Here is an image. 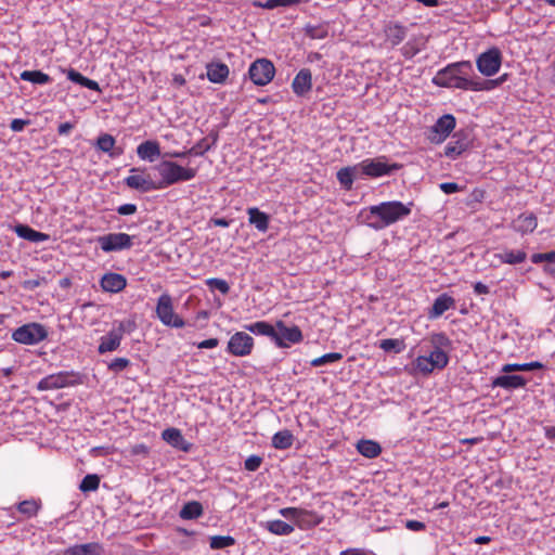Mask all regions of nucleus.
I'll return each instance as SVG.
<instances>
[{
  "label": "nucleus",
  "instance_id": "2eb2a0df",
  "mask_svg": "<svg viewBox=\"0 0 555 555\" xmlns=\"http://www.w3.org/2000/svg\"><path fill=\"white\" fill-rule=\"evenodd\" d=\"M254 349V338L245 332H236L233 334L227 346V351L235 357H246Z\"/></svg>",
  "mask_w": 555,
  "mask_h": 555
},
{
  "label": "nucleus",
  "instance_id": "f3484780",
  "mask_svg": "<svg viewBox=\"0 0 555 555\" xmlns=\"http://www.w3.org/2000/svg\"><path fill=\"white\" fill-rule=\"evenodd\" d=\"M454 307L455 299L448 295L447 293H443L435 299L427 315L430 320H435L441 317L447 310L452 309Z\"/></svg>",
  "mask_w": 555,
  "mask_h": 555
},
{
  "label": "nucleus",
  "instance_id": "ea45409f",
  "mask_svg": "<svg viewBox=\"0 0 555 555\" xmlns=\"http://www.w3.org/2000/svg\"><path fill=\"white\" fill-rule=\"evenodd\" d=\"M293 442H294V436L287 429L278 431L272 437V446L279 450H286V449L291 448L293 446Z\"/></svg>",
  "mask_w": 555,
  "mask_h": 555
},
{
  "label": "nucleus",
  "instance_id": "b1692460",
  "mask_svg": "<svg viewBox=\"0 0 555 555\" xmlns=\"http://www.w3.org/2000/svg\"><path fill=\"white\" fill-rule=\"evenodd\" d=\"M206 76L214 83H223L229 76V67L224 63H209L206 66Z\"/></svg>",
  "mask_w": 555,
  "mask_h": 555
},
{
  "label": "nucleus",
  "instance_id": "1a4fd4ad",
  "mask_svg": "<svg viewBox=\"0 0 555 555\" xmlns=\"http://www.w3.org/2000/svg\"><path fill=\"white\" fill-rule=\"evenodd\" d=\"M78 376L74 372L62 371L43 377L37 385L40 391L56 390L78 384Z\"/></svg>",
  "mask_w": 555,
  "mask_h": 555
},
{
  "label": "nucleus",
  "instance_id": "9d476101",
  "mask_svg": "<svg viewBox=\"0 0 555 555\" xmlns=\"http://www.w3.org/2000/svg\"><path fill=\"white\" fill-rule=\"evenodd\" d=\"M101 249L105 253L121 251L133 245V236L127 233H108L98 237Z\"/></svg>",
  "mask_w": 555,
  "mask_h": 555
},
{
  "label": "nucleus",
  "instance_id": "5701e85b",
  "mask_svg": "<svg viewBox=\"0 0 555 555\" xmlns=\"http://www.w3.org/2000/svg\"><path fill=\"white\" fill-rule=\"evenodd\" d=\"M323 521V516L314 511L301 508L296 526L301 530H308L319 526Z\"/></svg>",
  "mask_w": 555,
  "mask_h": 555
},
{
  "label": "nucleus",
  "instance_id": "37998d69",
  "mask_svg": "<svg viewBox=\"0 0 555 555\" xmlns=\"http://www.w3.org/2000/svg\"><path fill=\"white\" fill-rule=\"evenodd\" d=\"M300 2H302V0H266L264 2L255 3V5L267 10H273L278 7H293ZM304 2H308V0H304Z\"/></svg>",
  "mask_w": 555,
  "mask_h": 555
},
{
  "label": "nucleus",
  "instance_id": "774afa93",
  "mask_svg": "<svg viewBox=\"0 0 555 555\" xmlns=\"http://www.w3.org/2000/svg\"><path fill=\"white\" fill-rule=\"evenodd\" d=\"M210 222L216 227L228 228L230 225V221L224 218H212Z\"/></svg>",
  "mask_w": 555,
  "mask_h": 555
},
{
  "label": "nucleus",
  "instance_id": "f257e3e1",
  "mask_svg": "<svg viewBox=\"0 0 555 555\" xmlns=\"http://www.w3.org/2000/svg\"><path fill=\"white\" fill-rule=\"evenodd\" d=\"M433 83L438 87L460 89L464 91H483L490 82H482L475 72L472 62L461 61L447 65L437 72Z\"/></svg>",
  "mask_w": 555,
  "mask_h": 555
},
{
  "label": "nucleus",
  "instance_id": "393cba45",
  "mask_svg": "<svg viewBox=\"0 0 555 555\" xmlns=\"http://www.w3.org/2000/svg\"><path fill=\"white\" fill-rule=\"evenodd\" d=\"M14 232L18 237L33 243L46 242L50 238L49 234L34 230L26 224H17L14 227Z\"/></svg>",
  "mask_w": 555,
  "mask_h": 555
},
{
  "label": "nucleus",
  "instance_id": "6e6552de",
  "mask_svg": "<svg viewBox=\"0 0 555 555\" xmlns=\"http://www.w3.org/2000/svg\"><path fill=\"white\" fill-rule=\"evenodd\" d=\"M384 157L377 158H366L358 164V169L360 170L361 177L367 176L372 178H377L382 176L390 175L391 172L398 170L400 165L398 164H387Z\"/></svg>",
  "mask_w": 555,
  "mask_h": 555
},
{
  "label": "nucleus",
  "instance_id": "72a5a7b5",
  "mask_svg": "<svg viewBox=\"0 0 555 555\" xmlns=\"http://www.w3.org/2000/svg\"><path fill=\"white\" fill-rule=\"evenodd\" d=\"M204 513L202 503L198 501L186 502L179 512L180 518L192 520L199 518Z\"/></svg>",
  "mask_w": 555,
  "mask_h": 555
},
{
  "label": "nucleus",
  "instance_id": "a19ab883",
  "mask_svg": "<svg viewBox=\"0 0 555 555\" xmlns=\"http://www.w3.org/2000/svg\"><path fill=\"white\" fill-rule=\"evenodd\" d=\"M543 369V364L538 361L528 362V363H507L502 366L503 373H512V372H529L534 370Z\"/></svg>",
  "mask_w": 555,
  "mask_h": 555
},
{
  "label": "nucleus",
  "instance_id": "680f3d73",
  "mask_svg": "<svg viewBox=\"0 0 555 555\" xmlns=\"http://www.w3.org/2000/svg\"><path fill=\"white\" fill-rule=\"evenodd\" d=\"M219 345V340L217 338H209L206 340H203L197 344L198 349H212L216 348Z\"/></svg>",
  "mask_w": 555,
  "mask_h": 555
},
{
  "label": "nucleus",
  "instance_id": "2f4dec72",
  "mask_svg": "<svg viewBox=\"0 0 555 555\" xmlns=\"http://www.w3.org/2000/svg\"><path fill=\"white\" fill-rule=\"evenodd\" d=\"M63 72L66 74L67 78L70 81H73L75 83H78L81 87L88 88L90 90L101 92V88H100L99 83L95 80H92V79H89V78L85 77L83 75H81L76 69L69 68V69H63Z\"/></svg>",
  "mask_w": 555,
  "mask_h": 555
},
{
  "label": "nucleus",
  "instance_id": "473e14b6",
  "mask_svg": "<svg viewBox=\"0 0 555 555\" xmlns=\"http://www.w3.org/2000/svg\"><path fill=\"white\" fill-rule=\"evenodd\" d=\"M116 140L112 134L102 133L98 137L95 147L103 153L109 154L111 157H116L121 154V150L114 151Z\"/></svg>",
  "mask_w": 555,
  "mask_h": 555
},
{
  "label": "nucleus",
  "instance_id": "052dcab7",
  "mask_svg": "<svg viewBox=\"0 0 555 555\" xmlns=\"http://www.w3.org/2000/svg\"><path fill=\"white\" fill-rule=\"evenodd\" d=\"M406 529L411 531H423L426 528V525L418 520H408L405 522Z\"/></svg>",
  "mask_w": 555,
  "mask_h": 555
},
{
  "label": "nucleus",
  "instance_id": "aec40b11",
  "mask_svg": "<svg viewBox=\"0 0 555 555\" xmlns=\"http://www.w3.org/2000/svg\"><path fill=\"white\" fill-rule=\"evenodd\" d=\"M217 139H218L217 134H215L212 137L211 142L209 141L208 138H203L194 146H192L190 150L184 151V152H173V153H170L168 155L171 156V157H177V158L185 157L188 155L202 156L206 152H208L216 144Z\"/></svg>",
  "mask_w": 555,
  "mask_h": 555
},
{
  "label": "nucleus",
  "instance_id": "338daca9",
  "mask_svg": "<svg viewBox=\"0 0 555 555\" xmlns=\"http://www.w3.org/2000/svg\"><path fill=\"white\" fill-rule=\"evenodd\" d=\"M340 555H370V554L361 548H347L345 551H341Z\"/></svg>",
  "mask_w": 555,
  "mask_h": 555
},
{
  "label": "nucleus",
  "instance_id": "f8f14e48",
  "mask_svg": "<svg viewBox=\"0 0 555 555\" xmlns=\"http://www.w3.org/2000/svg\"><path fill=\"white\" fill-rule=\"evenodd\" d=\"M455 125V117L451 114H446L438 118L435 125L430 127L427 133V139L430 141V143L440 144L454 130Z\"/></svg>",
  "mask_w": 555,
  "mask_h": 555
},
{
  "label": "nucleus",
  "instance_id": "cd10ccee",
  "mask_svg": "<svg viewBox=\"0 0 555 555\" xmlns=\"http://www.w3.org/2000/svg\"><path fill=\"white\" fill-rule=\"evenodd\" d=\"M358 178H361L358 164L350 167H344L337 172V180L343 188L348 191L352 189L353 180Z\"/></svg>",
  "mask_w": 555,
  "mask_h": 555
},
{
  "label": "nucleus",
  "instance_id": "412c9836",
  "mask_svg": "<svg viewBox=\"0 0 555 555\" xmlns=\"http://www.w3.org/2000/svg\"><path fill=\"white\" fill-rule=\"evenodd\" d=\"M311 87L312 76L310 69H300L292 82L294 93L299 96H302L311 90Z\"/></svg>",
  "mask_w": 555,
  "mask_h": 555
},
{
  "label": "nucleus",
  "instance_id": "4468645a",
  "mask_svg": "<svg viewBox=\"0 0 555 555\" xmlns=\"http://www.w3.org/2000/svg\"><path fill=\"white\" fill-rule=\"evenodd\" d=\"M131 175L125 179L128 188L146 193L155 190H162V185L157 184L150 175L142 172L139 168H132Z\"/></svg>",
  "mask_w": 555,
  "mask_h": 555
},
{
  "label": "nucleus",
  "instance_id": "0eeeda50",
  "mask_svg": "<svg viewBox=\"0 0 555 555\" xmlns=\"http://www.w3.org/2000/svg\"><path fill=\"white\" fill-rule=\"evenodd\" d=\"M304 339V335L299 326H287L284 321L275 322V337L272 341L279 348H288L293 344H299Z\"/></svg>",
  "mask_w": 555,
  "mask_h": 555
},
{
  "label": "nucleus",
  "instance_id": "c03bdc74",
  "mask_svg": "<svg viewBox=\"0 0 555 555\" xmlns=\"http://www.w3.org/2000/svg\"><path fill=\"white\" fill-rule=\"evenodd\" d=\"M235 544V539L231 535H214L209 539V546L212 550H222Z\"/></svg>",
  "mask_w": 555,
  "mask_h": 555
},
{
  "label": "nucleus",
  "instance_id": "ddd939ff",
  "mask_svg": "<svg viewBox=\"0 0 555 555\" xmlns=\"http://www.w3.org/2000/svg\"><path fill=\"white\" fill-rule=\"evenodd\" d=\"M248 74L255 85L266 86L273 79L275 68L271 61L259 59L251 63Z\"/></svg>",
  "mask_w": 555,
  "mask_h": 555
},
{
  "label": "nucleus",
  "instance_id": "69168bd1",
  "mask_svg": "<svg viewBox=\"0 0 555 555\" xmlns=\"http://www.w3.org/2000/svg\"><path fill=\"white\" fill-rule=\"evenodd\" d=\"M474 292L477 294V295H487L489 294V287L481 283V282H476L474 284Z\"/></svg>",
  "mask_w": 555,
  "mask_h": 555
},
{
  "label": "nucleus",
  "instance_id": "39448f33",
  "mask_svg": "<svg viewBox=\"0 0 555 555\" xmlns=\"http://www.w3.org/2000/svg\"><path fill=\"white\" fill-rule=\"evenodd\" d=\"M156 315L166 326L181 328L185 325L184 320L175 313L172 298L167 293L162 294L157 299Z\"/></svg>",
  "mask_w": 555,
  "mask_h": 555
},
{
  "label": "nucleus",
  "instance_id": "9b49d317",
  "mask_svg": "<svg viewBox=\"0 0 555 555\" xmlns=\"http://www.w3.org/2000/svg\"><path fill=\"white\" fill-rule=\"evenodd\" d=\"M476 65L480 74L487 77L494 76L502 65V53L498 48H491L476 60Z\"/></svg>",
  "mask_w": 555,
  "mask_h": 555
},
{
  "label": "nucleus",
  "instance_id": "c85d7f7f",
  "mask_svg": "<svg viewBox=\"0 0 555 555\" xmlns=\"http://www.w3.org/2000/svg\"><path fill=\"white\" fill-rule=\"evenodd\" d=\"M538 225L537 218L533 214H521L513 222V228L517 232L530 233L535 230Z\"/></svg>",
  "mask_w": 555,
  "mask_h": 555
},
{
  "label": "nucleus",
  "instance_id": "423d86ee",
  "mask_svg": "<svg viewBox=\"0 0 555 555\" xmlns=\"http://www.w3.org/2000/svg\"><path fill=\"white\" fill-rule=\"evenodd\" d=\"M48 337L47 328L40 323H27L12 333V338L23 345H36Z\"/></svg>",
  "mask_w": 555,
  "mask_h": 555
},
{
  "label": "nucleus",
  "instance_id": "e433bc0d",
  "mask_svg": "<svg viewBox=\"0 0 555 555\" xmlns=\"http://www.w3.org/2000/svg\"><path fill=\"white\" fill-rule=\"evenodd\" d=\"M357 450L367 459H374L382 452L380 446L373 440H360L357 444Z\"/></svg>",
  "mask_w": 555,
  "mask_h": 555
},
{
  "label": "nucleus",
  "instance_id": "bf43d9fd",
  "mask_svg": "<svg viewBox=\"0 0 555 555\" xmlns=\"http://www.w3.org/2000/svg\"><path fill=\"white\" fill-rule=\"evenodd\" d=\"M137 211V206L134 204H124L117 208V212L121 216L133 215Z\"/></svg>",
  "mask_w": 555,
  "mask_h": 555
},
{
  "label": "nucleus",
  "instance_id": "0e129e2a",
  "mask_svg": "<svg viewBox=\"0 0 555 555\" xmlns=\"http://www.w3.org/2000/svg\"><path fill=\"white\" fill-rule=\"evenodd\" d=\"M74 129V125L72 122H63L57 128V133L60 135H67Z\"/></svg>",
  "mask_w": 555,
  "mask_h": 555
},
{
  "label": "nucleus",
  "instance_id": "de8ad7c7",
  "mask_svg": "<svg viewBox=\"0 0 555 555\" xmlns=\"http://www.w3.org/2000/svg\"><path fill=\"white\" fill-rule=\"evenodd\" d=\"M343 359V354L340 352H330L325 353L319 358L313 359L310 364L314 367L322 366L325 364L338 362Z\"/></svg>",
  "mask_w": 555,
  "mask_h": 555
},
{
  "label": "nucleus",
  "instance_id": "79ce46f5",
  "mask_svg": "<svg viewBox=\"0 0 555 555\" xmlns=\"http://www.w3.org/2000/svg\"><path fill=\"white\" fill-rule=\"evenodd\" d=\"M498 257L503 263L518 264L526 260L527 254L524 250L507 249L499 254Z\"/></svg>",
  "mask_w": 555,
  "mask_h": 555
},
{
  "label": "nucleus",
  "instance_id": "6e6d98bb",
  "mask_svg": "<svg viewBox=\"0 0 555 555\" xmlns=\"http://www.w3.org/2000/svg\"><path fill=\"white\" fill-rule=\"evenodd\" d=\"M401 52L404 57L412 59L420 52V49L415 46L414 42L409 41L402 47Z\"/></svg>",
  "mask_w": 555,
  "mask_h": 555
},
{
  "label": "nucleus",
  "instance_id": "58836bf2",
  "mask_svg": "<svg viewBox=\"0 0 555 555\" xmlns=\"http://www.w3.org/2000/svg\"><path fill=\"white\" fill-rule=\"evenodd\" d=\"M20 78L34 85H47L52 81V78L41 70H24L21 73Z\"/></svg>",
  "mask_w": 555,
  "mask_h": 555
},
{
  "label": "nucleus",
  "instance_id": "4d7b16f0",
  "mask_svg": "<svg viewBox=\"0 0 555 555\" xmlns=\"http://www.w3.org/2000/svg\"><path fill=\"white\" fill-rule=\"evenodd\" d=\"M439 188L446 194H453L462 190V188L455 182H443Z\"/></svg>",
  "mask_w": 555,
  "mask_h": 555
},
{
  "label": "nucleus",
  "instance_id": "8fccbe9b",
  "mask_svg": "<svg viewBox=\"0 0 555 555\" xmlns=\"http://www.w3.org/2000/svg\"><path fill=\"white\" fill-rule=\"evenodd\" d=\"M379 348L386 352L393 351L396 353H399L403 350L404 345H403L402 340L395 339V338H387V339L380 340Z\"/></svg>",
  "mask_w": 555,
  "mask_h": 555
},
{
  "label": "nucleus",
  "instance_id": "864d4df0",
  "mask_svg": "<svg viewBox=\"0 0 555 555\" xmlns=\"http://www.w3.org/2000/svg\"><path fill=\"white\" fill-rule=\"evenodd\" d=\"M262 464V457L259 455H250L244 462V468L248 472H256Z\"/></svg>",
  "mask_w": 555,
  "mask_h": 555
},
{
  "label": "nucleus",
  "instance_id": "c9c22d12",
  "mask_svg": "<svg viewBox=\"0 0 555 555\" xmlns=\"http://www.w3.org/2000/svg\"><path fill=\"white\" fill-rule=\"evenodd\" d=\"M263 527L271 533L275 535H289L294 532V526L281 520H268L264 522Z\"/></svg>",
  "mask_w": 555,
  "mask_h": 555
},
{
  "label": "nucleus",
  "instance_id": "20e7f679",
  "mask_svg": "<svg viewBox=\"0 0 555 555\" xmlns=\"http://www.w3.org/2000/svg\"><path fill=\"white\" fill-rule=\"evenodd\" d=\"M449 363L446 350L434 349L429 356H418L413 362V369L423 375H428L435 370H442Z\"/></svg>",
  "mask_w": 555,
  "mask_h": 555
},
{
  "label": "nucleus",
  "instance_id": "6ab92c4d",
  "mask_svg": "<svg viewBox=\"0 0 555 555\" xmlns=\"http://www.w3.org/2000/svg\"><path fill=\"white\" fill-rule=\"evenodd\" d=\"M100 284L104 292L119 293L126 287L127 280L122 274L111 272L102 276Z\"/></svg>",
  "mask_w": 555,
  "mask_h": 555
},
{
  "label": "nucleus",
  "instance_id": "a878e982",
  "mask_svg": "<svg viewBox=\"0 0 555 555\" xmlns=\"http://www.w3.org/2000/svg\"><path fill=\"white\" fill-rule=\"evenodd\" d=\"M385 36L392 47L398 46L406 37V27L399 23H389L385 27Z\"/></svg>",
  "mask_w": 555,
  "mask_h": 555
},
{
  "label": "nucleus",
  "instance_id": "dca6fc26",
  "mask_svg": "<svg viewBox=\"0 0 555 555\" xmlns=\"http://www.w3.org/2000/svg\"><path fill=\"white\" fill-rule=\"evenodd\" d=\"M126 325L124 322H118L117 326L111 330L106 335L102 336L98 347L99 353L115 351L119 348Z\"/></svg>",
  "mask_w": 555,
  "mask_h": 555
},
{
  "label": "nucleus",
  "instance_id": "7c9ffc66",
  "mask_svg": "<svg viewBox=\"0 0 555 555\" xmlns=\"http://www.w3.org/2000/svg\"><path fill=\"white\" fill-rule=\"evenodd\" d=\"M249 223L258 231L266 232L269 228V216L256 207L247 209Z\"/></svg>",
  "mask_w": 555,
  "mask_h": 555
},
{
  "label": "nucleus",
  "instance_id": "3c124183",
  "mask_svg": "<svg viewBox=\"0 0 555 555\" xmlns=\"http://www.w3.org/2000/svg\"><path fill=\"white\" fill-rule=\"evenodd\" d=\"M206 285L210 289H218L221 294L227 295L230 291L228 282L219 278H210L206 280Z\"/></svg>",
  "mask_w": 555,
  "mask_h": 555
},
{
  "label": "nucleus",
  "instance_id": "a18cd8bd",
  "mask_svg": "<svg viewBox=\"0 0 555 555\" xmlns=\"http://www.w3.org/2000/svg\"><path fill=\"white\" fill-rule=\"evenodd\" d=\"M39 507L40 505L36 500H25L17 505L18 512L28 518L36 516Z\"/></svg>",
  "mask_w": 555,
  "mask_h": 555
},
{
  "label": "nucleus",
  "instance_id": "4be33fe9",
  "mask_svg": "<svg viewBox=\"0 0 555 555\" xmlns=\"http://www.w3.org/2000/svg\"><path fill=\"white\" fill-rule=\"evenodd\" d=\"M104 547L99 542H88L83 544H75L67 547L63 555H103Z\"/></svg>",
  "mask_w": 555,
  "mask_h": 555
},
{
  "label": "nucleus",
  "instance_id": "a211bd4d",
  "mask_svg": "<svg viewBox=\"0 0 555 555\" xmlns=\"http://www.w3.org/2000/svg\"><path fill=\"white\" fill-rule=\"evenodd\" d=\"M527 385V379L520 375H500L492 379L491 387H501L506 390L522 388Z\"/></svg>",
  "mask_w": 555,
  "mask_h": 555
},
{
  "label": "nucleus",
  "instance_id": "603ef678",
  "mask_svg": "<svg viewBox=\"0 0 555 555\" xmlns=\"http://www.w3.org/2000/svg\"><path fill=\"white\" fill-rule=\"evenodd\" d=\"M130 365V361L129 359L127 358H115L113 361H111L108 364H107V369L115 373V374H118L120 372H122L126 367H128Z\"/></svg>",
  "mask_w": 555,
  "mask_h": 555
},
{
  "label": "nucleus",
  "instance_id": "09e8293b",
  "mask_svg": "<svg viewBox=\"0 0 555 555\" xmlns=\"http://www.w3.org/2000/svg\"><path fill=\"white\" fill-rule=\"evenodd\" d=\"M430 344L434 349L444 350L451 347V340L444 333H435L430 337Z\"/></svg>",
  "mask_w": 555,
  "mask_h": 555
},
{
  "label": "nucleus",
  "instance_id": "5fc2aeb1",
  "mask_svg": "<svg viewBox=\"0 0 555 555\" xmlns=\"http://www.w3.org/2000/svg\"><path fill=\"white\" fill-rule=\"evenodd\" d=\"M300 507H284L279 511V514L296 524L298 516L300 515Z\"/></svg>",
  "mask_w": 555,
  "mask_h": 555
},
{
  "label": "nucleus",
  "instance_id": "e2e57ef3",
  "mask_svg": "<svg viewBox=\"0 0 555 555\" xmlns=\"http://www.w3.org/2000/svg\"><path fill=\"white\" fill-rule=\"evenodd\" d=\"M506 79V75H503L501 76L500 78L498 79H491V80H483L482 79V82H490V85H487V88H483V91L485 90H491L495 87H498L499 85H501L503 81H505Z\"/></svg>",
  "mask_w": 555,
  "mask_h": 555
},
{
  "label": "nucleus",
  "instance_id": "f704fd0d",
  "mask_svg": "<svg viewBox=\"0 0 555 555\" xmlns=\"http://www.w3.org/2000/svg\"><path fill=\"white\" fill-rule=\"evenodd\" d=\"M246 331L255 335L268 336L271 339L275 337V324L271 325L266 321H257L255 323L244 325Z\"/></svg>",
  "mask_w": 555,
  "mask_h": 555
},
{
  "label": "nucleus",
  "instance_id": "c756f323",
  "mask_svg": "<svg viewBox=\"0 0 555 555\" xmlns=\"http://www.w3.org/2000/svg\"><path fill=\"white\" fill-rule=\"evenodd\" d=\"M137 154L141 159L153 162L160 155V147L156 141H144L137 147Z\"/></svg>",
  "mask_w": 555,
  "mask_h": 555
},
{
  "label": "nucleus",
  "instance_id": "49530a36",
  "mask_svg": "<svg viewBox=\"0 0 555 555\" xmlns=\"http://www.w3.org/2000/svg\"><path fill=\"white\" fill-rule=\"evenodd\" d=\"M100 486V477L95 474H89L83 477L80 482L79 489L82 492L95 491Z\"/></svg>",
  "mask_w": 555,
  "mask_h": 555
},
{
  "label": "nucleus",
  "instance_id": "7ed1b4c3",
  "mask_svg": "<svg viewBox=\"0 0 555 555\" xmlns=\"http://www.w3.org/2000/svg\"><path fill=\"white\" fill-rule=\"evenodd\" d=\"M155 170L160 176L162 180L157 181V184L165 189L169 185L176 184L182 181H190L195 178L197 170L195 168L182 167L179 164L171 160H163L155 166Z\"/></svg>",
  "mask_w": 555,
  "mask_h": 555
},
{
  "label": "nucleus",
  "instance_id": "f03ea898",
  "mask_svg": "<svg viewBox=\"0 0 555 555\" xmlns=\"http://www.w3.org/2000/svg\"><path fill=\"white\" fill-rule=\"evenodd\" d=\"M412 207V202L406 204L400 201L383 202L364 209L361 216L370 228L378 231L409 217Z\"/></svg>",
  "mask_w": 555,
  "mask_h": 555
},
{
  "label": "nucleus",
  "instance_id": "13d9d810",
  "mask_svg": "<svg viewBox=\"0 0 555 555\" xmlns=\"http://www.w3.org/2000/svg\"><path fill=\"white\" fill-rule=\"evenodd\" d=\"M30 124V120L29 119H13L10 124V128L12 131L14 132H20V131H23L24 128Z\"/></svg>",
  "mask_w": 555,
  "mask_h": 555
},
{
  "label": "nucleus",
  "instance_id": "bb28decb",
  "mask_svg": "<svg viewBox=\"0 0 555 555\" xmlns=\"http://www.w3.org/2000/svg\"><path fill=\"white\" fill-rule=\"evenodd\" d=\"M162 438L170 446L182 451L189 450V443L185 441L181 431L177 428H167L162 433Z\"/></svg>",
  "mask_w": 555,
  "mask_h": 555
},
{
  "label": "nucleus",
  "instance_id": "4c0bfd02",
  "mask_svg": "<svg viewBox=\"0 0 555 555\" xmlns=\"http://www.w3.org/2000/svg\"><path fill=\"white\" fill-rule=\"evenodd\" d=\"M468 141L464 139H456L450 141L444 147V155L447 157L455 159L457 156H460L463 152H465L468 149Z\"/></svg>",
  "mask_w": 555,
  "mask_h": 555
}]
</instances>
